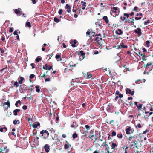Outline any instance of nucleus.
I'll list each match as a JSON object with an SVG mask.
<instances>
[{
	"label": "nucleus",
	"instance_id": "obj_1",
	"mask_svg": "<svg viewBox=\"0 0 153 153\" xmlns=\"http://www.w3.org/2000/svg\"><path fill=\"white\" fill-rule=\"evenodd\" d=\"M112 13H114L115 16H118L119 13V9H118L117 7H114L112 8L111 10Z\"/></svg>",
	"mask_w": 153,
	"mask_h": 153
},
{
	"label": "nucleus",
	"instance_id": "obj_2",
	"mask_svg": "<svg viewBox=\"0 0 153 153\" xmlns=\"http://www.w3.org/2000/svg\"><path fill=\"white\" fill-rule=\"evenodd\" d=\"M27 91V87L25 84L20 85V86L19 91L21 93H24Z\"/></svg>",
	"mask_w": 153,
	"mask_h": 153
},
{
	"label": "nucleus",
	"instance_id": "obj_3",
	"mask_svg": "<svg viewBox=\"0 0 153 153\" xmlns=\"http://www.w3.org/2000/svg\"><path fill=\"white\" fill-rule=\"evenodd\" d=\"M125 131L127 134H130L134 132V130L131 127L129 126L126 129Z\"/></svg>",
	"mask_w": 153,
	"mask_h": 153
},
{
	"label": "nucleus",
	"instance_id": "obj_4",
	"mask_svg": "<svg viewBox=\"0 0 153 153\" xmlns=\"http://www.w3.org/2000/svg\"><path fill=\"white\" fill-rule=\"evenodd\" d=\"M45 133L47 135V136H44L43 137L44 139H46L47 137H48L49 135V133L47 130H42L40 132V134H42V136H43V134Z\"/></svg>",
	"mask_w": 153,
	"mask_h": 153
},
{
	"label": "nucleus",
	"instance_id": "obj_5",
	"mask_svg": "<svg viewBox=\"0 0 153 153\" xmlns=\"http://www.w3.org/2000/svg\"><path fill=\"white\" fill-rule=\"evenodd\" d=\"M126 94H130L131 96L134 94V91L133 89L132 91L131 89L128 88L126 89Z\"/></svg>",
	"mask_w": 153,
	"mask_h": 153
},
{
	"label": "nucleus",
	"instance_id": "obj_6",
	"mask_svg": "<svg viewBox=\"0 0 153 153\" xmlns=\"http://www.w3.org/2000/svg\"><path fill=\"white\" fill-rule=\"evenodd\" d=\"M100 38L98 37H97L95 39V41H96L97 44L99 45V48L100 47L101 48L102 47V42L100 41Z\"/></svg>",
	"mask_w": 153,
	"mask_h": 153
},
{
	"label": "nucleus",
	"instance_id": "obj_7",
	"mask_svg": "<svg viewBox=\"0 0 153 153\" xmlns=\"http://www.w3.org/2000/svg\"><path fill=\"white\" fill-rule=\"evenodd\" d=\"M134 32L137 34L138 36H141L142 33L141 32V29L140 28H138L137 29L134 30Z\"/></svg>",
	"mask_w": 153,
	"mask_h": 153
},
{
	"label": "nucleus",
	"instance_id": "obj_8",
	"mask_svg": "<svg viewBox=\"0 0 153 153\" xmlns=\"http://www.w3.org/2000/svg\"><path fill=\"white\" fill-rule=\"evenodd\" d=\"M45 150L47 153H48L50 150V148L49 145L48 144H45L44 146Z\"/></svg>",
	"mask_w": 153,
	"mask_h": 153
},
{
	"label": "nucleus",
	"instance_id": "obj_9",
	"mask_svg": "<svg viewBox=\"0 0 153 153\" xmlns=\"http://www.w3.org/2000/svg\"><path fill=\"white\" fill-rule=\"evenodd\" d=\"M105 153H112V152H110L109 150L110 148L108 146V145L107 144H105Z\"/></svg>",
	"mask_w": 153,
	"mask_h": 153
},
{
	"label": "nucleus",
	"instance_id": "obj_10",
	"mask_svg": "<svg viewBox=\"0 0 153 153\" xmlns=\"http://www.w3.org/2000/svg\"><path fill=\"white\" fill-rule=\"evenodd\" d=\"M116 97L115 98V99L116 100L119 97L120 98V100L122 102V103H125V102L127 101L126 100H125L124 99L122 100V97L123 96H116Z\"/></svg>",
	"mask_w": 153,
	"mask_h": 153
},
{
	"label": "nucleus",
	"instance_id": "obj_11",
	"mask_svg": "<svg viewBox=\"0 0 153 153\" xmlns=\"http://www.w3.org/2000/svg\"><path fill=\"white\" fill-rule=\"evenodd\" d=\"M73 82H76L77 83H79V80L78 78H76V79H72L71 82V84L73 85H74V84L73 83Z\"/></svg>",
	"mask_w": 153,
	"mask_h": 153
},
{
	"label": "nucleus",
	"instance_id": "obj_12",
	"mask_svg": "<svg viewBox=\"0 0 153 153\" xmlns=\"http://www.w3.org/2000/svg\"><path fill=\"white\" fill-rule=\"evenodd\" d=\"M65 8L67 9V11L68 13H70L71 11V8L70 5L68 4H67L65 7Z\"/></svg>",
	"mask_w": 153,
	"mask_h": 153
},
{
	"label": "nucleus",
	"instance_id": "obj_13",
	"mask_svg": "<svg viewBox=\"0 0 153 153\" xmlns=\"http://www.w3.org/2000/svg\"><path fill=\"white\" fill-rule=\"evenodd\" d=\"M77 43V41L74 40L73 41H71L70 42V44H71V46L73 47H75L76 46L75 45V44H76Z\"/></svg>",
	"mask_w": 153,
	"mask_h": 153
},
{
	"label": "nucleus",
	"instance_id": "obj_14",
	"mask_svg": "<svg viewBox=\"0 0 153 153\" xmlns=\"http://www.w3.org/2000/svg\"><path fill=\"white\" fill-rule=\"evenodd\" d=\"M66 144H65L64 145V148L67 149L69 147H70L71 146V145L67 141H66Z\"/></svg>",
	"mask_w": 153,
	"mask_h": 153
},
{
	"label": "nucleus",
	"instance_id": "obj_15",
	"mask_svg": "<svg viewBox=\"0 0 153 153\" xmlns=\"http://www.w3.org/2000/svg\"><path fill=\"white\" fill-rule=\"evenodd\" d=\"M116 33L119 35H121L123 34V31L121 29H118L116 31Z\"/></svg>",
	"mask_w": 153,
	"mask_h": 153
},
{
	"label": "nucleus",
	"instance_id": "obj_16",
	"mask_svg": "<svg viewBox=\"0 0 153 153\" xmlns=\"http://www.w3.org/2000/svg\"><path fill=\"white\" fill-rule=\"evenodd\" d=\"M20 111V110L19 109H16L13 111V113L14 115L16 116L18 114L17 113L19 112Z\"/></svg>",
	"mask_w": 153,
	"mask_h": 153
},
{
	"label": "nucleus",
	"instance_id": "obj_17",
	"mask_svg": "<svg viewBox=\"0 0 153 153\" xmlns=\"http://www.w3.org/2000/svg\"><path fill=\"white\" fill-rule=\"evenodd\" d=\"M127 48V46L123 45V43H122V45H120L118 46L117 48L118 49H120L121 48Z\"/></svg>",
	"mask_w": 153,
	"mask_h": 153
},
{
	"label": "nucleus",
	"instance_id": "obj_18",
	"mask_svg": "<svg viewBox=\"0 0 153 153\" xmlns=\"http://www.w3.org/2000/svg\"><path fill=\"white\" fill-rule=\"evenodd\" d=\"M7 130V128L4 127L3 128L0 127V131L1 132H5Z\"/></svg>",
	"mask_w": 153,
	"mask_h": 153
},
{
	"label": "nucleus",
	"instance_id": "obj_19",
	"mask_svg": "<svg viewBox=\"0 0 153 153\" xmlns=\"http://www.w3.org/2000/svg\"><path fill=\"white\" fill-rule=\"evenodd\" d=\"M103 19L105 21L106 24L108 23L109 20L106 16H104L103 17Z\"/></svg>",
	"mask_w": 153,
	"mask_h": 153
},
{
	"label": "nucleus",
	"instance_id": "obj_20",
	"mask_svg": "<svg viewBox=\"0 0 153 153\" xmlns=\"http://www.w3.org/2000/svg\"><path fill=\"white\" fill-rule=\"evenodd\" d=\"M40 125V123L39 122H38L37 124L33 123L32 124V126L34 128H36L38 126H39Z\"/></svg>",
	"mask_w": 153,
	"mask_h": 153
},
{
	"label": "nucleus",
	"instance_id": "obj_21",
	"mask_svg": "<svg viewBox=\"0 0 153 153\" xmlns=\"http://www.w3.org/2000/svg\"><path fill=\"white\" fill-rule=\"evenodd\" d=\"M81 3L82 4V8L83 10L85 9L86 7V3L85 2L82 1Z\"/></svg>",
	"mask_w": 153,
	"mask_h": 153
},
{
	"label": "nucleus",
	"instance_id": "obj_22",
	"mask_svg": "<svg viewBox=\"0 0 153 153\" xmlns=\"http://www.w3.org/2000/svg\"><path fill=\"white\" fill-rule=\"evenodd\" d=\"M25 25L26 27H31L30 23V22L27 21L25 24Z\"/></svg>",
	"mask_w": 153,
	"mask_h": 153
},
{
	"label": "nucleus",
	"instance_id": "obj_23",
	"mask_svg": "<svg viewBox=\"0 0 153 153\" xmlns=\"http://www.w3.org/2000/svg\"><path fill=\"white\" fill-rule=\"evenodd\" d=\"M21 9L19 8L18 9H15L14 10L15 13L16 14H18L20 12Z\"/></svg>",
	"mask_w": 153,
	"mask_h": 153
},
{
	"label": "nucleus",
	"instance_id": "obj_24",
	"mask_svg": "<svg viewBox=\"0 0 153 153\" xmlns=\"http://www.w3.org/2000/svg\"><path fill=\"white\" fill-rule=\"evenodd\" d=\"M141 56L142 57V61H146V59H145L146 57L145 56V53L141 54Z\"/></svg>",
	"mask_w": 153,
	"mask_h": 153
},
{
	"label": "nucleus",
	"instance_id": "obj_25",
	"mask_svg": "<svg viewBox=\"0 0 153 153\" xmlns=\"http://www.w3.org/2000/svg\"><path fill=\"white\" fill-rule=\"evenodd\" d=\"M20 80L19 81L18 83L19 84H22V81L24 80V78L23 77L20 76Z\"/></svg>",
	"mask_w": 153,
	"mask_h": 153
},
{
	"label": "nucleus",
	"instance_id": "obj_26",
	"mask_svg": "<svg viewBox=\"0 0 153 153\" xmlns=\"http://www.w3.org/2000/svg\"><path fill=\"white\" fill-rule=\"evenodd\" d=\"M117 145L116 143H112L111 146V149H113L114 150L115 149L114 148L115 147H117Z\"/></svg>",
	"mask_w": 153,
	"mask_h": 153
},
{
	"label": "nucleus",
	"instance_id": "obj_27",
	"mask_svg": "<svg viewBox=\"0 0 153 153\" xmlns=\"http://www.w3.org/2000/svg\"><path fill=\"white\" fill-rule=\"evenodd\" d=\"M55 58L56 59H60V61H61L62 59L61 58V56L60 55L56 54V55Z\"/></svg>",
	"mask_w": 153,
	"mask_h": 153
},
{
	"label": "nucleus",
	"instance_id": "obj_28",
	"mask_svg": "<svg viewBox=\"0 0 153 153\" xmlns=\"http://www.w3.org/2000/svg\"><path fill=\"white\" fill-rule=\"evenodd\" d=\"M78 137V135L76 133H74L72 136V137L73 139H75L77 137Z\"/></svg>",
	"mask_w": 153,
	"mask_h": 153
},
{
	"label": "nucleus",
	"instance_id": "obj_29",
	"mask_svg": "<svg viewBox=\"0 0 153 153\" xmlns=\"http://www.w3.org/2000/svg\"><path fill=\"white\" fill-rule=\"evenodd\" d=\"M152 65V62L149 63H147L146 64H145L144 65V67L145 68L147 67L148 66H150Z\"/></svg>",
	"mask_w": 153,
	"mask_h": 153
},
{
	"label": "nucleus",
	"instance_id": "obj_30",
	"mask_svg": "<svg viewBox=\"0 0 153 153\" xmlns=\"http://www.w3.org/2000/svg\"><path fill=\"white\" fill-rule=\"evenodd\" d=\"M142 104H140L139 105H137V107L138 108V111L141 110L142 108Z\"/></svg>",
	"mask_w": 153,
	"mask_h": 153
},
{
	"label": "nucleus",
	"instance_id": "obj_31",
	"mask_svg": "<svg viewBox=\"0 0 153 153\" xmlns=\"http://www.w3.org/2000/svg\"><path fill=\"white\" fill-rule=\"evenodd\" d=\"M53 20L56 23H58L60 21L59 19L56 17L54 18Z\"/></svg>",
	"mask_w": 153,
	"mask_h": 153
},
{
	"label": "nucleus",
	"instance_id": "obj_32",
	"mask_svg": "<svg viewBox=\"0 0 153 153\" xmlns=\"http://www.w3.org/2000/svg\"><path fill=\"white\" fill-rule=\"evenodd\" d=\"M79 53L80 54V56H85V53H84V51L82 50V51H81L80 52H79Z\"/></svg>",
	"mask_w": 153,
	"mask_h": 153
},
{
	"label": "nucleus",
	"instance_id": "obj_33",
	"mask_svg": "<svg viewBox=\"0 0 153 153\" xmlns=\"http://www.w3.org/2000/svg\"><path fill=\"white\" fill-rule=\"evenodd\" d=\"M35 88H36V91L37 92L39 93L40 92V89L39 86H36Z\"/></svg>",
	"mask_w": 153,
	"mask_h": 153
},
{
	"label": "nucleus",
	"instance_id": "obj_34",
	"mask_svg": "<svg viewBox=\"0 0 153 153\" xmlns=\"http://www.w3.org/2000/svg\"><path fill=\"white\" fill-rule=\"evenodd\" d=\"M13 85L14 87H18L19 86V83L17 81H16L14 82Z\"/></svg>",
	"mask_w": 153,
	"mask_h": 153
},
{
	"label": "nucleus",
	"instance_id": "obj_35",
	"mask_svg": "<svg viewBox=\"0 0 153 153\" xmlns=\"http://www.w3.org/2000/svg\"><path fill=\"white\" fill-rule=\"evenodd\" d=\"M13 123L14 125H16L17 123L19 124L20 121L19 120H15L13 121Z\"/></svg>",
	"mask_w": 153,
	"mask_h": 153
},
{
	"label": "nucleus",
	"instance_id": "obj_36",
	"mask_svg": "<svg viewBox=\"0 0 153 153\" xmlns=\"http://www.w3.org/2000/svg\"><path fill=\"white\" fill-rule=\"evenodd\" d=\"M20 104V105L21 104V102L20 100H18L15 103V105L17 107H18V104Z\"/></svg>",
	"mask_w": 153,
	"mask_h": 153
},
{
	"label": "nucleus",
	"instance_id": "obj_37",
	"mask_svg": "<svg viewBox=\"0 0 153 153\" xmlns=\"http://www.w3.org/2000/svg\"><path fill=\"white\" fill-rule=\"evenodd\" d=\"M117 136L118 138L120 139H122L123 137V135L121 133L118 134Z\"/></svg>",
	"mask_w": 153,
	"mask_h": 153
},
{
	"label": "nucleus",
	"instance_id": "obj_38",
	"mask_svg": "<svg viewBox=\"0 0 153 153\" xmlns=\"http://www.w3.org/2000/svg\"><path fill=\"white\" fill-rule=\"evenodd\" d=\"M92 77V75L89 73L87 74V78L89 79Z\"/></svg>",
	"mask_w": 153,
	"mask_h": 153
},
{
	"label": "nucleus",
	"instance_id": "obj_39",
	"mask_svg": "<svg viewBox=\"0 0 153 153\" xmlns=\"http://www.w3.org/2000/svg\"><path fill=\"white\" fill-rule=\"evenodd\" d=\"M63 10L62 9H60L58 11V13L59 15H62L63 14Z\"/></svg>",
	"mask_w": 153,
	"mask_h": 153
},
{
	"label": "nucleus",
	"instance_id": "obj_40",
	"mask_svg": "<svg viewBox=\"0 0 153 153\" xmlns=\"http://www.w3.org/2000/svg\"><path fill=\"white\" fill-rule=\"evenodd\" d=\"M115 94L116 95H118V96H123V94H120L119 91H117L115 92Z\"/></svg>",
	"mask_w": 153,
	"mask_h": 153
},
{
	"label": "nucleus",
	"instance_id": "obj_41",
	"mask_svg": "<svg viewBox=\"0 0 153 153\" xmlns=\"http://www.w3.org/2000/svg\"><path fill=\"white\" fill-rule=\"evenodd\" d=\"M101 143L100 142V140H98L97 141V143L96 145V146L97 147L100 146H101Z\"/></svg>",
	"mask_w": 153,
	"mask_h": 153
},
{
	"label": "nucleus",
	"instance_id": "obj_42",
	"mask_svg": "<svg viewBox=\"0 0 153 153\" xmlns=\"http://www.w3.org/2000/svg\"><path fill=\"white\" fill-rule=\"evenodd\" d=\"M48 66L47 64H45L43 67V68L45 70H47Z\"/></svg>",
	"mask_w": 153,
	"mask_h": 153
},
{
	"label": "nucleus",
	"instance_id": "obj_43",
	"mask_svg": "<svg viewBox=\"0 0 153 153\" xmlns=\"http://www.w3.org/2000/svg\"><path fill=\"white\" fill-rule=\"evenodd\" d=\"M42 59L41 58H38V57L36 58L35 60L37 62H39Z\"/></svg>",
	"mask_w": 153,
	"mask_h": 153
},
{
	"label": "nucleus",
	"instance_id": "obj_44",
	"mask_svg": "<svg viewBox=\"0 0 153 153\" xmlns=\"http://www.w3.org/2000/svg\"><path fill=\"white\" fill-rule=\"evenodd\" d=\"M146 44V46L148 47H149L150 46V42L149 41H146L145 42Z\"/></svg>",
	"mask_w": 153,
	"mask_h": 153
},
{
	"label": "nucleus",
	"instance_id": "obj_45",
	"mask_svg": "<svg viewBox=\"0 0 153 153\" xmlns=\"http://www.w3.org/2000/svg\"><path fill=\"white\" fill-rule=\"evenodd\" d=\"M150 22V21L149 20H148L147 21L144 22V25H146L148 23Z\"/></svg>",
	"mask_w": 153,
	"mask_h": 153
},
{
	"label": "nucleus",
	"instance_id": "obj_46",
	"mask_svg": "<svg viewBox=\"0 0 153 153\" xmlns=\"http://www.w3.org/2000/svg\"><path fill=\"white\" fill-rule=\"evenodd\" d=\"M85 127L87 130L86 131H87L90 129V126L89 125H86Z\"/></svg>",
	"mask_w": 153,
	"mask_h": 153
},
{
	"label": "nucleus",
	"instance_id": "obj_47",
	"mask_svg": "<svg viewBox=\"0 0 153 153\" xmlns=\"http://www.w3.org/2000/svg\"><path fill=\"white\" fill-rule=\"evenodd\" d=\"M35 77V75L34 74H32L29 77L30 79L33 78Z\"/></svg>",
	"mask_w": 153,
	"mask_h": 153
},
{
	"label": "nucleus",
	"instance_id": "obj_48",
	"mask_svg": "<svg viewBox=\"0 0 153 153\" xmlns=\"http://www.w3.org/2000/svg\"><path fill=\"white\" fill-rule=\"evenodd\" d=\"M132 142H131V143H134V144L135 145H136L137 143V141L136 140H132Z\"/></svg>",
	"mask_w": 153,
	"mask_h": 153
},
{
	"label": "nucleus",
	"instance_id": "obj_49",
	"mask_svg": "<svg viewBox=\"0 0 153 153\" xmlns=\"http://www.w3.org/2000/svg\"><path fill=\"white\" fill-rule=\"evenodd\" d=\"M4 104L7 105L8 107H9L10 105V102L9 101H7V102L4 103Z\"/></svg>",
	"mask_w": 153,
	"mask_h": 153
},
{
	"label": "nucleus",
	"instance_id": "obj_50",
	"mask_svg": "<svg viewBox=\"0 0 153 153\" xmlns=\"http://www.w3.org/2000/svg\"><path fill=\"white\" fill-rule=\"evenodd\" d=\"M120 19L122 21H124L125 20L126 17H125L121 16L120 17Z\"/></svg>",
	"mask_w": 153,
	"mask_h": 153
},
{
	"label": "nucleus",
	"instance_id": "obj_51",
	"mask_svg": "<svg viewBox=\"0 0 153 153\" xmlns=\"http://www.w3.org/2000/svg\"><path fill=\"white\" fill-rule=\"evenodd\" d=\"M40 76L43 77L44 78H45V77L47 76V75L45 74H42V75H41V74L40 75Z\"/></svg>",
	"mask_w": 153,
	"mask_h": 153
},
{
	"label": "nucleus",
	"instance_id": "obj_52",
	"mask_svg": "<svg viewBox=\"0 0 153 153\" xmlns=\"http://www.w3.org/2000/svg\"><path fill=\"white\" fill-rule=\"evenodd\" d=\"M105 144H106V141H105V142H104L102 144H101V145L100 146V147H101L102 146H104Z\"/></svg>",
	"mask_w": 153,
	"mask_h": 153
},
{
	"label": "nucleus",
	"instance_id": "obj_53",
	"mask_svg": "<svg viewBox=\"0 0 153 153\" xmlns=\"http://www.w3.org/2000/svg\"><path fill=\"white\" fill-rule=\"evenodd\" d=\"M116 135V133L114 131H113L112 132V136H115Z\"/></svg>",
	"mask_w": 153,
	"mask_h": 153
},
{
	"label": "nucleus",
	"instance_id": "obj_54",
	"mask_svg": "<svg viewBox=\"0 0 153 153\" xmlns=\"http://www.w3.org/2000/svg\"><path fill=\"white\" fill-rule=\"evenodd\" d=\"M133 138H134V137L133 136H131L129 137L128 139L129 141H131L132 140H133L132 139Z\"/></svg>",
	"mask_w": 153,
	"mask_h": 153
},
{
	"label": "nucleus",
	"instance_id": "obj_55",
	"mask_svg": "<svg viewBox=\"0 0 153 153\" xmlns=\"http://www.w3.org/2000/svg\"><path fill=\"white\" fill-rule=\"evenodd\" d=\"M69 69L67 68L65 69L64 72L65 73H68Z\"/></svg>",
	"mask_w": 153,
	"mask_h": 153
},
{
	"label": "nucleus",
	"instance_id": "obj_56",
	"mask_svg": "<svg viewBox=\"0 0 153 153\" xmlns=\"http://www.w3.org/2000/svg\"><path fill=\"white\" fill-rule=\"evenodd\" d=\"M53 56V54H48L47 55V57H49V59H50Z\"/></svg>",
	"mask_w": 153,
	"mask_h": 153
},
{
	"label": "nucleus",
	"instance_id": "obj_57",
	"mask_svg": "<svg viewBox=\"0 0 153 153\" xmlns=\"http://www.w3.org/2000/svg\"><path fill=\"white\" fill-rule=\"evenodd\" d=\"M129 23H132V25H133L134 27H136V26L135 25H134V22H133L132 21H131L128 22Z\"/></svg>",
	"mask_w": 153,
	"mask_h": 153
},
{
	"label": "nucleus",
	"instance_id": "obj_58",
	"mask_svg": "<svg viewBox=\"0 0 153 153\" xmlns=\"http://www.w3.org/2000/svg\"><path fill=\"white\" fill-rule=\"evenodd\" d=\"M34 65V64L33 63H31L30 64V65L32 66V69H34L35 68Z\"/></svg>",
	"mask_w": 153,
	"mask_h": 153
},
{
	"label": "nucleus",
	"instance_id": "obj_59",
	"mask_svg": "<svg viewBox=\"0 0 153 153\" xmlns=\"http://www.w3.org/2000/svg\"><path fill=\"white\" fill-rule=\"evenodd\" d=\"M22 108L24 109V110H26L27 109V106L25 105H23L22 107Z\"/></svg>",
	"mask_w": 153,
	"mask_h": 153
},
{
	"label": "nucleus",
	"instance_id": "obj_60",
	"mask_svg": "<svg viewBox=\"0 0 153 153\" xmlns=\"http://www.w3.org/2000/svg\"><path fill=\"white\" fill-rule=\"evenodd\" d=\"M141 19V17H136L135 18V19L136 20H140V19Z\"/></svg>",
	"mask_w": 153,
	"mask_h": 153
},
{
	"label": "nucleus",
	"instance_id": "obj_61",
	"mask_svg": "<svg viewBox=\"0 0 153 153\" xmlns=\"http://www.w3.org/2000/svg\"><path fill=\"white\" fill-rule=\"evenodd\" d=\"M124 16H126L127 18H128L129 17V15L126 13H124Z\"/></svg>",
	"mask_w": 153,
	"mask_h": 153
},
{
	"label": "nucleus",
	"instance_id": "obj_62",
	"mask_svg": "<svg viewBox=\"0 0 153 153\" xmlns=\"http://www.w3.org/2000/svg\"><path fill=\"white\" fill-rule=\"evenodd\" d=\"M123 67L125 69H129V68L126 65H125V64L123 65Z\"/></svg>",
	"mask_w": 153,
	"mask_h": 153
},
{
	"label": "nucleus",
	"instance_id": "obj_63",
	"mask_svg": "<svg viewBox=\"0 0 153 153\" xmlns=\"http://www.w3.org/2000/svg\"><path fill=\"white\" fill-rule=\"evenodd\" d=\"M85 56H80L79 57V59L80 60H83L84 58H85Z\"/></svg>",
	"mask_w": 153,
	"mask_h": 153
},
{
	"label": "nucleus",
	"instance_id": "obj_64",
	"mask_svg": "<svg viewBox=\"0 0 153 153\" xmlns=\"http://www.w3.org/2000/svg\"><path fill=\"white\" fill-rule=\"evenodd\" d=\"M52 68V67L50 65H49L47 68V69H48L49 70H51Z\"/></svg>",
	"mask_w": 153,
	"mask_h": 153
}]
</instances>
